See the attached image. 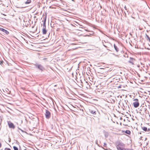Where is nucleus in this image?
I'll use <instances>...</instances> for the list:
<instances>
[{
	"label": "nucleus",
	"instance_id": "37",
	"mask_svg": "<svg viewBox=\"0 0 150 150\" xmlns=\"http://www.w3.org/2000/svg\"><path fill=\"white\" fill-rule=\"evenodd\" d=\"M67 89H68V90H69V88L68 87H67Z\"/></svg>",
	"mask_w": 150,
	"mask_h": 150
},
{
	"label": "nucleus",
	"instance_id": "16",
	"mask_svg": "<svg viewBox=\"0 0 150 150\" xmlns=\"http://www.w3.org/2000/svg\"><path fill=\"white\" fill-rule=\"evenodd\" d=\"M125 133L126 134H128L129 135L130 134H131V132L130 130H127L125 131Z\"/></svg>",
	"mask_w": 150,
	"mask_h": 150
},
{
	"label": "nucleus",
	"instance_id": "9",
	"mask_svg": "<svg viewBox=\"0 0 150 150\" xmlns=\"http://www.w3.org/2000/svg\"><path fill=\"white\" fill-rule=\"evenodd\" d=\"M130 60H129V61H128V62L129 63H131L132 64H133V65L134 64L132 62V60H135V59H134V58L132 57H130Z\"/></svg>",
	"mask_w": 150,
	"mask_h": 150
},
{
	"label": "nucleus",
	"instance_id": "27",
	"mask_svg": "<svg viewBox=\"0 0 150 150\" xmlns=\"http://www.w3.org/2000/svg\"><path fill=\"white\" fill-rule=\"evenodd\" d=\"M121 86H122L121 85H120L119 86H118L117 88H121Z\"/></svg>",
	"mask_w": 150,
	"mask_h": 150
},
{
	"label": "nucleus",
	"instance_id": "28",
	"mask_svg": "<svg viewBox=\"0 0 150 150\" xmlns=\"http://www.w3.org/2000/svg\"><path fill=\"white\" fill-rule=\"evenodd\" d=\"M147 132H150V128H148V129L147 128Z\"/></svg>",
	"mask_w": 150,
	"mask_h": 150
},
{
	"label": "nucleus",
	"instance_id": "5",
	"mask_svg": "<svg viewBox=\"0 0 150 150\" xmlns=\"http://www.w3.org/2000/svg\"><path fill=\"white\" fill-rule=\"evenodd\" d=\"M117 148V150H133L132 149L125 148L120 147H118Z\"/></svg>",
	"mask_w": 150,
	"mask_h": 150
},
{
	"label": "nucleus",
	"instance_id": "21",
	"mask_svg": "<svg viewBox=\"0 0 150 150\" xmlns=\"http://www.w3.org/2000/svg\"><path fill=\"white\" fill-rule=\"evenodd\" d=\"M13 148L14 150H18V148L16 146H13Z\"/></svg>",
	"mask_w": 150,
	"mask_h": 150
},
{
	"label": "nucleus",
	"instance_id": "39",
	"mask_svg": "<svg viewBox=\"0 0 150 150\" xmlns=\"http://www.w3.org/2000/svg\"><path fill=\"white\" fill-rule=\"evenodd\" d=\"M123 120H124V121H125V119H124Z\"/></svg>",
	"mask_w": 150,
	"mask_h": 150
},
{
	"label": "nucleus",
	"instance_id": "34",
	"mask_svg": "<svg viewBox=\"0 0 150 150\" xmlns=\"http://www.w3.org/2000/svg\"><path fill=\"white\" fill-rule=\"evenodd\" d=\"M123 125H125V126H127V125H125V124H123Z\"/></svg>",
	"mask_w": 150,
	"mask_h": 150
},
{
	"label": "nucleus",
	"instance_id": "36",
	"mask_svg": "<svg viewBox=\"0 0 150 150\" xmlns=\"http://www.w3.org/2000/svg\"><path fill=\"white\" fill-rule=\"evenodd\" d=\"M66 96H67V94H68V93H67V92H66Z\"/></svg>",
	"mask_w": 150,
	"mask_h": 150
},
{
	"label": "nucleus",
	"instance_id": "35",
	"mask_svg": "<svg viewBox=\"0 0 150 150\" xmlns=\"http://www.w3.org/2000/svg\"><path fill=\"white\" fill-rule=\"evenodd\" d=\"M120 120H122V117H120Z\"/></svg>",
	"mask_w": 150,
	"mask_h": 150
},
{
	"label": "nucleus",
	"instance_id": "13",
	"mask_svg": "<svg viewBox=\"0 0 150 150\" xmlns=\"http://www.w3.org/2000/svg\"><path fill=\"white\" fill-rule=\"evenodd\" d=\"M104 136L105 138L107 137L108 136V133L107 132H106L105 131H104Z\"/></svg>",
	"mask_w": 150,
	"mask_h": 150
},
{
	"label": "nucleus",
	"instance_id": "30",
	"mask_svg": "<svg viewBox=\"0 0 150 150\" xmlns=\"http://www.w3.org/2000/svg\"><path fill=\"white\" fill-rule=\"evenodd\" d=\"M142 136L140 137V138H139V139H140V140H142Z\"/></svg>",
	"mask_w": 150,
	"mask_h": 150
},
{
	"label": "nucleus",
	"instance_id": "4",
	"mask_svg": "<svg viewBox=\"0 0 150 150\" xmlns=\"http://www.w3.org/2000/svg\"><path fill=\"white\" fill-rule=\"evenodd\" d=\"M45 115L47 119H49L50 117L51 114L50 112L47 110H46Z\"/></svg>",
	"mask_w": 150,
	"mask_h": 150
},
{
	"label": "nucleus",
	"instance_id": "44",
	"mask_svg": "<svg viewBox=\"0 0 150 150\" xmlns=\"http://www.w3.org/2000/svg\"><path fill=\"white\" fill-rule=\"evenodd\" d=\"M68 40V39H66V40Z\"/></svg>",
	"mask_w": 150,
	"mask_h": 150
},
{
	"label": "nucleus",
	"instance_id": "29",
	"mask_svg": "<svg viewBox=\"0 0 150 150\" xmlns=\"http://www.w3.org/2000/svg\"><path fill=\"white\" fill-rule=\"evenodd\" d=\"M70 44L71 45H74L75 44H74V43H70Z\"/></svg>",
	"mask_w": 150,
	"mask_h": 150
},
{
	"label": "nucleus",
	"instance_id": "3",
	"mask_svg": "<svg viewBox=\"0 0 150 150\" xmlns=\"http://www.w3.org/2000/svg\"><path fill=\"white\" fill-rule=\"evenodd\" d=\"M125 145V144L121 142L120 140H118L116 143V146L117 148L118 147H120L119 146L124 147Z\"/></svg>",
	"mask_w": 150,
	"mask_h": 150
},
{
	"label": "nucleus",
	"instance_id": "26",
	"mask_svg": "<svg viewBox=\"0 0 150 150\" xmlns=\"http://www.w3.org/2000/svg\"><path fill=\"white\" fill-rule=\"evenodd\" d=\"M69 119V117L66 115V120H68V119Z\"/></svg>",
	"mask_w": 150,
	"mask_h": 150
},
{
	"label": "nucleus",
	"instance_id": "14",
	"mask_svg": "<svg viewBox=\"0 0 150 150\" xmlns=\"http://www.w3.org/2000/svg\"><path fill=\"white\" fill-rule=\"evenodd\" d=\"M42 33L43 34H45L47 33V30H46V28H43L42 30Z\"/></svg>",
	"mask_w": 150,
	"mask_h": 150
},
{
	"label": "nucleus",
	"instance_id": "41",
	"mask_svg": "<svg viewBox=\"0 0 150 150\" xmlns=\"http://www.w3.org/2000/svg\"><path fill=\"white\" fill-rule=\"evenodd\" d=\"M146 139H147V138H146L145 139V140H146Z\"/></svg>",
	"mask_w": 150,
	"mask_h": 150
},
{
	"label": "nucleus",
	"instance_id": "31",
	"mask_svg": "<svg viewBox=\"0 0 150 150\" xmlns=\"http://www.w3.org/2000/svg\"><path fill=\"white\" fill-rule=\"evenodd\" d=\"M2 144H1L0 142V148H1V146Z\"/></svg>",
	"mask_w": 150,
	"mask_h": 150
},
{
	"label": "nucleus",
	"instance_id": "1",
	"mask_svg": "<svg viewBox=\"0 0 150 150\" xmlns=\"http://www.w3.org/2000/svg\"><path fill=\"white\" fill-rule=\"evenodd\" d=\"M72 66L71 64L68 63L67 64H66V71H67L68 73L69 72V74H67L66 75H67L68 77L69 78V76H70L71 75L73 74V73L71 72V70L72 68Z\"/></svg>",
	"mask_w": 150,
	"mask_h": 150
},
{
	"label": "nucleus",
	"instance_id": "45",
	"mask_svg": "<svg viewBox=\"0 0 150 150\" xmlns=\"http://www.w3.org/2000/svg\"><path fill=\"white\" fill-rule=\"evenodd\" d=\"M66 43H67V44H68V43H67V41H66Z\"/></svg>",
	"mask_w": 150,
	"mask_h": 150
},
{
	"label": "nucleus",
	"instance_id": "32",
	"mask_svg": "<svg viewBox=\"0 0 150 150\" xmlns=\"http://www.w3.org/2000/svg\"><path fill=\"white\" fill-rule=\"evenodd\" d=\"M69 34H68V35H67V34H66V36H67V37H69V36H69Z\"/></svg>",
	"mask_w": 150,
	"mask_h": 150
},
{
	"label": "nucleus",
	"instance_id": "52",
	"mask_svg": "<svg viewBox=\"0 0 150 150\" xmlns=\"http://www.w3.org/2000/svg\"><path fill=\"white\" fill-rule=\"evenodd\" d=\"M72 1H73V0H72Z\"/></svg>",
	"mask_w": 150,
	"mask_h": 150
},
{
	"label": "nucleus",
	"instance_id": "17",
	"mask_svg": "<svg viewBox=\"0 0 150 150\" xmlns=\"http://www.w3.org/2000/svg\"><path fill=\"white\" fill-rule=\"evenodd\" d=\"M68 7H69L68 6H67L66 5V15H69L68 13H70V12H69L67 10H69V8Z\"/></svg>",
	"mask_w": 150,
	"mask_h": 150
},
{
	"label": "nucleus",
	"instance_id": "23",
	"mask_svg": "<svg viewBox=\"0 0 150 150\" xmlns=\"http://www.w3.org/2000/svg\"><path fill=\"white\" fill-rule=\"evenodd\" d=\"M133 101H135V102H139V100L137 98L134 99Z\"/></svg>",
	"mask_w": 150,
	"mask_h": 150
},
{
	"label": "nucleus",
	"instance_id": "11",
	"mask_svg": "<svg viewBox=\"0 0 150 150\" xmlns=\"http://www.w3.org/2000/svg\"><path fill=\"white\" fill-rule=\"evenodd\" d=\"M71 19H72V18H71L69 17V16H66V21H72L71 20Z\"/></svg>",
	"mask_w": 150,
	"mask_h": 150
},
{
	"label": "nucleus",
	"instance_id": "24",
	"mask_svg": "<svg viewBox=\"0 0 150 150\" xmlns=\"http://www.w3.org/2000/svg\"><path fill=\"white\" fill-rule=\"evenodd\" d=\"M103 144H104L103 146L104 147L106 148L107 147V144L105 143H104Z\"/></svg>",
	"mask_w": 150,
	"mask_h": 150
},
{
	"label": "nucleus",
	"instance_id": "22",
	"mask_svg": "<svg viewBox=\"0 0 150 150\" xmlns=\"http://www.w3.org/2000/svg\"><path fill=\"white\" fill-rule=\"evenodd\" d=\"M70 110L69 107L66 105V110Z\"/></svg>",
	"mask_w": 150,
	"mask_h": 150
},
{
	"label": "nucleus",
	"instance_id": "25",
	"mask_svg": "<svg viewBox=\"0 0 150 150\" xmlns=\"http://www.w3.org/2000/svg\"><path fill=\"white\" fill-rule=\"evenodd\" d=\"M4 150H11V149L8 148H6Z\"/></svg>",
	"mask_w": 150,
	"mask_h": 150
},
{
	"label": "nucleus",
	"instance_id": "6",
	"mask_svg": "<svg viewBox=\"0 0 150 150\" xmlns=\"http://www.w3.org/2000/svg\"><path fill=\"white\" fill-rule=\"evenodd\" d=\"M133 105L135 108H137L139 106V102H133Z\"/></svg>",
	"mask_w": 150,
	"mask_h": 150
},
{
	"label": "nucleus",
	"instance_id": "8",
	"mask_svg": "<svg viewBox=\"0 0 150 150\" xmlns=\"http://www.w3.org/2000/svg\"><path fill=\"white\" fill-rule=\"evenodd\" d=\"M0 30L5 33L6 34H8L9 33V32L8 31L3 28H0Z\"/></svg>",
	"mask_w": 150,
	"mask_h": 150
},
{
	"label": "nucleus",
	"instance_id": "10",
	"mask_svg": "<svg viewBox=\"0 0 150 150\" xmlns=\"http://www.w3.org/2000/svg\"><path fill=\"white\" fill-rule=\"evenodd\" d=\"M89 111L92 114H93V115H96V112L95 111H94L92 110L89 109Z\"/></svg>",
	"mask_w": 150,
	"mask_h": 150
},
{
	"label": "nucleus",
	"instance_id": "43",
	"mask_svg": "<svg viewBox=\"0 0 150 150\" xmlns=\"http://www.w3.org/2000/svg\"><path fill=\"white\" fill-rule=\"evenodd\" d=\"M139 134H141V132H140V133H139Z\"/></svg>",
	"mask_w": 150,
	"mask_h": 150
},
{
	"label": "nucleus",
	"instance_id": "46",
	"mask_svg": "<svg viewBox=\"0 0 150 150\" xmlns=\"http://www.w3.org/2000/svg\"><path fill=\"white\" fill-rule=\"evenodd\" d=\"M67 126H68V127H69V125H68Z\"/></svg>",
	"mask_w": 150,
	"mask_h": 150
},
{
	"label": "nucleus",
	"instance_id": "40",
	"mask_svg": "<svg viewBox=\"0 0 150 150\" xmlns=\"http://www.w3.org/2000/svg\"><path fill=\"white\" fill-rule=\"evenodd\" d=\"M87 30H88V29H86V30H86V31H87Z\"/></svg>",
	"mask_w": 150,
	"mask_h": 150
},
{
	"label": "nucleus",
	"instance_id": "50",
	"mask_svg": "<svg viewBox=\"0 0 150 150\" xmlns=\"http://www.w3.org/2000/svg\"><path fill=\"white\" fill-rule=\"evenodd\" d=\"M73 24L74 25V23H73ZM74 25H75V24H74Z\"/></svg>",
	"mask_w": 150,
	"mask_h": 150
},
{
	"label": "nucleus",
	"instance_id": "51",
	"mask_svg": "<svg viewBox=\"0 0 150 150\" xmlns=\"http://www.w3.org/2000/svg\"><path fill=\"white\" fill-rule=\"evenodd\" d=\"M149 42H150V40H149Z\"/></svg>",
	"mask_w": 150,
	"mask_h": 150
},
{
	"label": "nucleus",
	"instance_id": "47",
	"mask_svg": "<svg viewBox=\"0 0 150 150\" xmlns=\"http://www.w3.org/2000/svg\"><path fill=\"white\" fill-rule=\"evenodd\" d=\"M139 113H140V114H141V112H139Z\"/></svg>",
	"mask_w": 150,
	"mask_h": 150
},
{
	"label": "nucleus",
	"instance_id": "38",
	"mask_svg": "<svg viewBox=\"0 0 150 150\" xmlns=\"http://www.w3.org/2000/svg\"><path fill=\"white\" fill-rule=\"evenodd\" d=\"M122 124V123L120 122V125H121Z\"/></svg>",
	"mask_w": 150,
	"mask_h": 150
},
{
	"label": "nucleus",
	"instance_id": "48",
	"mask_svg": "<svg viewBox=\"0 0 150 150\" xmlns=\"http://www.w3.org/2000/svg\"><path fill=\"white\" fill-rule=\"evenodd\" d=\"M2 62H1V63H0V64H1V63H2Z\"/></svg>",
	"mask_w": 150,
	"mask_h": 150
},
{
	"label": "nucleus",
	"instance_id": "49",
	"mask_svg": "<svg viewBox=\"0 0 150 150\" xmlns=\"http://www.w3.org/2000/svg\"><path fill=\"white\" fill-rule=\"evenodd\" d=\"M2 62H1V63H0V64H1V63H2Z\"/></svg>",
	"mask_w": 150,
	"mask_h": 150
},
{
	"label": "nucleus",
	"instance_id": "33",
	"mask_svg": "<svg viewBox=\"0 0 150 150\" xmlns=\"http://www.w3.org/2000/svg\"><path fill=\"white\" fill-rule=\"evenodd\" d=\"M80 110H81L82 111H83V109H80Z\"/></svg>",
	"mask_w": 150,
	"mask_h": 150
},
{
	"label": "nucleus",
	"instance_id": "19",
	"mask_svg": "<svg viewBox=\"0 0 150 150\" xmlns=\"http://www.w3.org/2000/svg\"><path fill=\"white\" fill-rule=\"evenodd\" d=\"M45 21H44L43 23V26H44V28H46V23H45Z\"/></svg>",
	"mask_w": 150,
	"mask_h": 150
},
{
	"label": "nucleus",
	"instance_id": "7",
	"mask_svg": "<svg viewBox=\"0 0 150 150\" xmlns=\"http://www.w3.org/2000/svg\"><path fill=\"white\" fill-rule=\"evenodd\" d=\"M8 125L9 127L10 128H14L15 127V126L11 122H9L8 123Z\"/></svg>",
	"mask_w": 150,
	"mask_h": 150
},
{
	"label": "nucleus",
	"instance_id": "42",
	"mask_svg": "<svg viewBox=\"0 0 150 150\" xmlns=\"http://www.w3.org/2000/svg\"><path fill=\"white\" fill-rule=\"evenodd\" d=\"M102 148L104 149H105L103 148L102 147Z\"/></svg>",
	"mask_w": 150,
	"mask_h": 150
},
{
	"label": "nucleus",
	"instance_id": "12",
	"mask_svg": "<svg viewBox=\"0 0 150 150\" xmlns=\"http://www.w3.org/2000/svg\"><path fill=\"white\" fill-rule=\"evenodd\" d=\"M114 47L115 49L116 50L117 52H118L119 51V49L117 47V46L114 44Z\"/></svg>",
	"mask_w": 150,
	"mask_h": 150
},
{
	"label": "nucleus",
	"instance_id": "18",
	"mask_svg": "<svg viewBox=\"0 0 150 150\" xmlns=\"http://www.w3.org/2000/svg\"><path fill=\"white\" fill-rule=\"evenodd\" d=\"M146 37L147 38V40H150V38L149 36L147 35L146 34Z\"/></svg>",
	"mask_w": 150,
	"mask_h": 150
},
{
	"label": "nucleus",
	"instance_id": "2",
	"mask_svg": "<svg viewBox=\"0 0 150 150\" xmlns=\"http://www.w3.org/2000/svg\"><path fill=\"white\" fill-rule=\"evenodd\" d=\"M73 23L74 24L72 21H66V29H67L69 30H72L73 27H75V26Z\"/></svg>",
	"mask_w": 150,
	"mask_h": 150
},
{
	"label": "nucleus",
	"instance_id": "20",
	"mask_svg": "<svg viewBox=\"0 0 150 150\" xmlns=\"http://www.w3.org/2000/svg\"><path fill=\"white\" fill-rule=\"evenodd\" d=\"M31 2L30 0H28L27 1L25 2V3L26 4H28L30 3Z\"/></svg>",
	"mask_w": 150,
	"mask_h": 150
},
{
	"label": "nucleus",
	"instance_id": "15",
	"mask_svg": "<svg viewBox=\"0 0 150 150\" xmlns=\"http://www.w3.org/2000/svg\"><path fill=\"white\" fill-rule=\"evenodd\" d=\"M142 128L143 129V130L145 132H147V127H142Z\"/></svg>",
	"mask_w": 150,
	"mask_h": 150
}]
</instances>
